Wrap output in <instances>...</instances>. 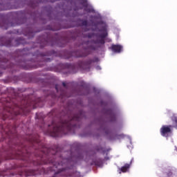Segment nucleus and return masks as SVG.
<instances>
[{"mask_svg": "<svg viewBox=\"0 0 177 177\" xmlns=\"http://www.w3.org/2000/svg\"><path fill=\"white\" fill-rule=\"evenodd\" d=\"M0 162H1V158H0Z\"/></svg>", "mask_w": 177, "mask_h": 177, "instance_id": "72a5a7b5", "label": "nucleus"}, {"mask_svg": "<svg viewBox=\"0 0 177 177\" xmlns=\"http://www.w3.org/2000/svg\"><path fill=\"white\" fill-rule=\"evenodd\" d=\"M28 105H19L11 102H7L3 107L2 113H0V118L5 121L7 118L13 120L15 116L20 114H26L28 111Z\"/></svg>", "mask_w": 177, "mask_h": 177, "instance_id": "7ed1b4c3", "label": "nucleus"}, {"mask_svg": "<svg viewBox=\"0 0 177 177\" xmlns=\"http://www.w3.org/2000/svg\"><path fill=\"white\" fill-rule=\"evenodd\" d=\"M93 37V34L91 33L88 35V38H92Z\"/></svg>", "mask_w": 177, "mask_h": 177, "instance_id": "4be33fe9", "label": "nucleus"}, {"mask_svg": "<svg viewBox=\"0 0 177 177\" xmlns=\"http://www.w3.org/2000/svg\"><path fill=\"white\" fill-rule=\"evenodd\" d=\"M102 147H100V148H97L96 150H97V151H100L102 150Z\"/></svg>", "mask_w": 177, "mask_h": 177, "instance_id": "393cba45", "label": "nucleus"}, {"mask_svg": "<svg viewBox=\"0 0 177 177\" xmlns=\"http://www.w3.org/2000/svg\"><path fill=\"white\" fill-rule=\"evenodd\" d=\"M29 172H30L28 176L35 175L34 173H32V170H29Z\"/></svg>", "mask_w": 177, "mask_h": 177, "instance_id": "5701e85b", "label": "nucleus"}, {"mask_svg": "<svg viewBox=\"0 0 177 177\" xmlns=\"http://www.w3.org/2000/svg\"><path fill=\"white\" fill-rule=\"evenodd\" d=\"M174 122H175L176 127H177V118H176L174 119Z\"/></svg>", "mask_w": 177, "mask_h": 177, "instance_id": "b1692460", "label": "nucleus"}, {"mask_svg": "<svg viewBox=\"0 0 177 177\" xmlns=\"http://www.w3.org/2000/svg\"><path fill=\"white\" fill-rule=\"evenodd\" d=\"M26 140L27 142H29V143H31L32 146H34L35 145H39V138H38V136H34L30 135Z\"/></svg>", "mask_w": 177, "mask_h": 177, "instance_id": "9b49d317", "label": "nucleus"}, {"mask_svg": "<svg viewBox=\"0 0 177 177\" xmlns=\"http://www.w3.org/2000/svg\"><path fill=\"white\" fill-rule=\"evenodd\" d=\"M41 101V98H38V102H40Z\"/></svg>", "mask_w": 177, "mask_h": 177, "instance_id": "bb28decb", "label": "nucleus"}, {"mask_svg": "<svg viewBox=\"0 0 177 177\" xmlns=\"http://www.w3.org/2000/svg\"><path fill=\"white\" fill-rule=\"evenodd\" d=\"M93 63H99V58L97 57H94L93 59H89L86 61H79L76 66L71 65L70 64H66L65 67L67 68H71L74 72V68H80V70H85L86 71H91L92 64Z\"/></svg>", "mask_w": 177, "mask_h": 177, "instance_id": "20e7f679", "label": "nucleus"}, {"mask_svg": "<svg viewBox=\"0 0 177 177\" xmlns=\"http://www.w3.org/2000/svg\"><path fill=\"white\" fill-rule=\"evenodd\" d=\"M107 35V31H106V29H104V32L100 35V39H97V40H93L91 41H84L82 44L83 48L72 52L71 56L73 57H86V56L91 53L89 50H96V46L93 45H100V48H104V44H106L104 38H106Z\"/></svg>", "mask_w": 177, "mask_h": 177, "instance_id": "f03ea898", "label": "nucleus"}, {"mask_svg": "<svg viewBox=\"0 0 177 177\" xmlns=\"http://www.w3.org/2000/svg\"><path fill=\"white\" fill-rule=\"evenodd\" d=\"M52 55V53H39V51H36L34 54L33 56H36L38 59H42L44 62H50V58H46L45 56H50Z\"/></svg>", "mask_w": 177, "mask_h": 177, "instance_id": "1a4fd4ad", "label": "nucleus"}, {"mask_svg": "<svg viewBox=\"0 0 177 177\" xmlns=\"http://www.w3.org/2000/svg\"><path fill=\"white\" fill-rule=\"evenodd\" d=\"M39 39L40 41H39V47L41 48H45L46 45H50V46L57 45L60 48H63L66 46V44L68 42V41H67V38H61L59 40H53V39L51 38L50 36H48L46 39H45L44 36H41L39 37Z\"/></svg>", "mask_w": 177, "mask_h": 177, "instance_id": "39448f33", "label": "nucleus"}, {"mask_svg": "<svg viewBox=\"0 0 177 177\" xmlns=\"http://www.w3.org/2000/svg\"><path fill=\"white\" fill-rule=\"evenodd\" d=\"M116 118H115V114L111 113L110 115V121L111 122H114V121H115Z\"/></svg>", "mask_w": 177, "mask_h": 177, "instance_id": "a211bd4d", "label": "nucleus"}, {"mask_svg": "<svg viewBox=\"0 0 177 177\" xmlns=\"http://www.w3.org/2000/svg\"><path fill=\"white\" fill-rule=\"evenodd\" d=\"M130 168H131V163H126L124 166H122L120 169V174H121V172H123V173L128 172Z\"/></svg>", "mask_w": 177, "mask_h": 177, "instance_id": "4468645a", "label": "nucleus"}, {"mask_svg": "<svg viewBox=\"0 0 177 177\" xmlns=\"http://www.w3.org/2000/svg\"><path fill=\"white\" fill-rule=\"evenodd\" d=\"M62 86H64V88H67V83H66L65 82H62Z\"/></svg>", "mask_w": 177, "mask_h": 177, "instance_id": "412c9836", "label": "nucleus"}, {"mask_svg": "<svg viewBox=\"0 0 177 177\" xmlns=\"http://www.w3.org/2000/svg\"><path fill=\"white\" fill-rule=\"evenodd\" d=\"M35 104L37 105V104H38V102H35Z\"/></svg>", "mask_w": 177, "mask_h": 177, "instance_id": "cd10ccee", "label": "nucleus"}, {"mask_svg": "<svg viewBox=\"0 0 177 177\" xmlns=\"http://www.w3.org/2000/svg\"><path fill=\"white\" fill-rule=\"evenodd\" d=\"M41 151L47 157H50V156L55 157V156H57L59 154V147L57 145H55L54 148L44 147Z\"/></svg>", "mask_w": 177, "mask_h": 177, "instance_id": "0eeeda50", "label": "nucleus"}, {"mask_svg": "<svg viewBox=\"0 0 177 177\" xmlns=\"http://www.w3.org/2000/svg\"><path fill=\"white\" fill-rule=\"evenodd\" d=\"M111 49L115 53H120L122 50V46L120 45H112Z\"/></svg>", "mask_w": 177, "mask_h": 177, "instance_id": "ddd939ff", "label": "nucleus"}, {"mask_svg": "<svg viewBox=\"0 0 177 177\" xmlns=\"http://www.w3.org/2000/svg\"><path fill=\"white\" fill-rule=\"evenodd\" d=\"M66 59H70V57H67Z\"/></svg>", "mask_w": 177, "mask_h": 177, "instance_id": "7c9ffc66", "label": "nucleus"}, {"mask_svg": "<svg viewBox=\"0 0 177 177\" xmlns=\"http://www.w3.org/2000/svg\"><path fill=\"white\" fill-rule=\"evenodd\" d=\"M15 65L10 64V62L6 58H0V68H3V70H6V68H12Z\"/></svg>", "mask_w": 177, "mask_h": 177, "instance_id": "6e6552de", "label": "nucleus"}, {"mask_svg": "<svg viewBox=\"0 0 177 177\" xmlns=\"http://www.w3.org/2000/svg\"><path fill=\"white\" fill-rule=\"evenodd\" d=\"M43 126H40V128H42Z\"/></svg>", "mask_w": 177, "mask_h": 177, "instance_id": "2f4dec72", "label": "nucleus"}, {"mask_svg": "<svg viewBox=\"0 0 177 177\" xmlns=\"http://www.w3.org/2000/svg\"><path fill=\"white\" fill-rule=\"evenodd\" d=\"M1 74H0V77H1Z\"/></svg>", "mask_w": 177, "mask_h": 177, "instance_id": "473e14b6", "label": "nucleus"}, {"mask_svg": "<svg viewBox=\"0 0 177 177\" xmlns=\"http://www.w3.org/2000/svg\"><path fill=\"white\" fill-rule=\"evenodd\" d=\"M10 126H12V124H8V127H10Z\"/></svg>", "mask_w": 177, "mask_h": 177, "instance_id": "c85d7f7f", "label": "nucleus"}, {"mask_svg": "<svg viewBox=\"0 0 177 177\" xmlns=\"http://www.w3.org/2000/svg\"><path fill=\"white\" fill-rule=\"evenodd\" d=\"M42 113H36V118L37 120H40V121H42L44 122V117H42Z\"/></svg>", "mask_w": 177, "mask_h": 177, "instance_id": "f3484780", "label": "nucleus"}, {"mask_svg": "<svg viewBox=\"0 0 177 177\" xmlns=\"http://www.w3.org/2000/svg\"><path fill=\"white\" fill-rule=\"evenodd\" d=\"M16 146H17L18 147H19L18 149L19 152L17 153L18 156H24V153H26L27 154H28V151H27L26 147H24V145H21L20 144H15Z\"/></svg>", "mask_w": 177, "mask_h": 177, "instance_id": "f8f14e48", "label": "nucleus"}, {"mask_svg": "<svg viewBox=\"0 0 177 177\" xmlns=\"http://www.w3.org/2000/svg\"><path fill=\"white\" fill-rule=\"evenodd\" d=\"M55 89L57 93H60V97H64V96H66V94H64V91H63V89H62V88H60V86H59L58 84L55 85Z\"/></svg>", "mask_w": 177, "mask_h": 177, "instance_id": "2eb2a0df", "label": "nucleus"}, {"mask_svg": "<svg viewBox=\"0 0 177 177\" xmlns=\"http://www.w3.org/2000/svg\"><path fill=\"white\" fill-rule=\"evenodd\" d=\"M96 68H97V70H101V69H102V68H100V66H97Z\"/></svg>", "mask_w": 177, "mask_h": 177, "instance_id": "a878e982", "label": "nucleus"}, {"mask_svg": "<svg viewBox=\"0 0 177 177\" xmlns=\"http://www.w3.org/2000/svg\"><path fill=\"white\" fill-rule=\"evenodd\" d=\"M81 120H82V112H80V114L71 115L67 120L61 121L57 124L52 122L51 124L48 125L52 128L47 131L48 134L53 138H59L62 135H66L67 132H70L73 128L77 127Z\"/></svg>", "mask_w": 177, "mask_h": 177, "instance_id": "f257e3e1", "label": "nucleus"}, {"mask_svg": "<svg viewBox=\"0 0 177 177\" xmlns=\"http://www.w3.org/2000/svg\"><path fill=\"white\" fill-rule=\"evenodd\" d=\"M82 26H84L85 27H86V26H88V21L82 20Z\"/></svg>", "mask_w": 177, "mask_h": 177, "instance_id": "aec40b11", "label": "nucleus"}, {"mask_svg": "<svg viewBox=\"0 0 177 177\" xmlns=\"http://www.w3.org/2000/svg\"><path fill=\"white\" fill-rule=\"evenodd\" d=\"M30 34H31L32 35H34V33H33V32H31Z\"/></svg>", "mask_w": 177, "mask_h": 177, "instance_id": "c756f323", "label": "nucleus"}, {"mask_svg": "<svg viewBox=\"0 0 177 177\" xmlns=\"http://www.w3.org/2000/svg\"><path fill=\"white\" fill-rule=\"evenodd\" d=\"M171 125L162 126L160 129V135H162V136H165V138H168V134L171 133Z\"/></svg>", "mask_w": 177, "mask_h": 177, "instance_id": "9d476101", "label": "nucleus"}, {"mask_svg": "<svg viewBox=\"0 0 177 177\" xmlns=\"http://www.w3.org/2000/svg\"><path fill=\"white\" fill-rule=\"evenodd\" d=\"M46 164H53L54 167H55V168H57V165H60V163H57L56 162V160L50 159L49 158H48L47 161L46 162Z\"/></svg>", "mask_w": 177, "mask_h": 177, "instance_id": "dca6fc26", "label": "nucleus"}, {"mask_svg": "<svg viewBox=\"0 0 177 177\" xmlns=\"http://www.w3.org/2000/svg\"><path fill=\"white\" fill-rule=\"evenodd\" d=\"M26 41L24 39L19 37L17 39H8L6 41L1 44V46H6L7 48H10V46H19V45H24Z\"/></svg>", "mask_w": 177, "mask_h": 177, "instance_id": "423d86ee", "label": "nucleus"}, {"mask_svg": "<svg viewBox=\"0 0 177 177\" xmlns=\"http://www.w3.org/2000/svg\"><path fill=\"white\" fill-rule=\"evenodd\" d=\"M104 131H105V133H106V135H109V134L111 133V131L110 129H109L108 127H106V128L104 129Z\"/></svg>", "mask_w": 177, "mask_h": 177, "instance_id": "6ab92c4d", "label": "nucleus"}]
</instances>
